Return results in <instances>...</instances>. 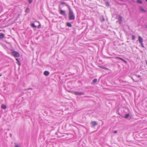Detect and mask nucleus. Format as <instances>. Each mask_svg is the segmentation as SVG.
<instances>
[{
  "mask_svg": "<svg viewBox=\"0 0 147 147\" xmlns=\"http://www.w3.org/2000/svg\"><path fill=\"white\" fill-rule=\"evenodd\" d=\"M69 19L70 20H74L75 18L73 11L71 9H69Z\"/></svg>",
  "mask_w": 147,
  "mask_h": 147,
  "instance_id": "f257e3e1",
  "label": "nucleus"
},
{
  "mask_svg": "<svg viewBox=\"0 0 147 147\" xmlns=\"http://www.w3.org/2000/svg\"><path fill=\"white\" fill-rule=\"evenodd\" d=\"M11 53L12 55L15 57H18L20 56L19 54L16 51H13L11 52Z\"/></svg>",
  "mask_w": 147,
  "mask_h": 147,
  "instance_id": "f03ea898",
  "label": "nucleus"
},
{
  "mask_svg": "<svg viewBox=\"0 0 147 147\" xmlns=\"http://www.w3.org/2000/svg\"><path fill=\"white\" fill-rule=\"evenodd\" d=\"M118 21H117V22H118L119 24H121L122 23V17L120 15H119L118 16Z\"/></svg>",
  "mask_w": 147,
  "mask_h": 147,
  "instance_id": "7ed1b4c3",
  "label": "nucleus"
},
{
  "mask_svg": "<svg viewBox=\"0 0 147 147\" xmlns=\"http://www.w3.org/2000/svg\"><path fill=\"white\" fill-rule=\"evenodd\" d=\"M74 94L76 95H80L82 94H84V93L82 92H74Z\"/></svg>",
  "mask_w": 147,
  "mask_h": 147,
  "instance_id": "20e7f679",
  "label": "nucleus"
},
{
  "mask_svg": "<svg viewBox=\"0 0 147 147\" xmlns=\"http://www.w3.org/2000/svg\"><path fill=\"white\" fill-rule=\"evenodd\" d=\"M92 124L93 125V127H94L96 125H97V123L95 121H92Z\"/></svg>",
  "mask_w": 147,
  "mask_h": 147,
  "instance_id": "39448f33",
  "label": "nucleus"
},
{
  "mask_svg": "<svg viewBox=\"0 0 147 147\" xmlns=\"http://www.w3.org/2000/svg\"><path fill=\"white\" fill-rule=\"evenodd\" d=\"M138 39L140 43L143 42V39L140 36H139L138 37Z\"/></svg>",
  "mask_w": 147,
  "mask_h": 147,
  "instance_id": "423d86ee",
  "label": "nucleus"
},
{
  "mask_svg": "<svg viewBox=\"0 0 147 147\" xmlns=\"http://www.w3.org/2000/svg\"><path fill=\"white\" fill-rule=\"evenodd\" d=\"M140 11H142L145 13L146 12V11L144 9L143 7L141 6H140Z\"/></svg>",
  "mask_w": 147,
  "mask_h": 147,
  "instance_id": "0eeeda50",
  "label": "nucleus"
},
{
  "mask_svg": "<svg viewBox=\"0 0 147 147\" xmlns=\"http://www.w3.org/2000/svg\"><path fill=\"white\" fill-rule=\"evenodd\" d=\"M60 13L61 15L65 16V11L64 10H60Z\"/></svg>",
  "mask_w": 147,
  "mask_h": 147,
  "instance_id": "6e6552de",
  "label": "nucleus"
},
{
  "mask_svg": "<svg viewBox=\"0 0 147 147\" xmlns=\"http://www.w3.org/2000/svg\"><path fill=\"white\" fill-rule=\"evenodd\" d=\"M49 72L48 71H45L44 72V74L46 76H48L49 75Z\"/></svg>",
  "mask_w": 147,
  "mask_h": 147,
  "instance_id": "1a4fd4ad",
  "label": "nucleus"
},
{
  "mask_svg": "<svg viewBox=\"0 0 147 147\" xmlns=\"http://www.w3.org/2000/svg\"><path fill=\"white\" fill-rule=\"evenodd\" d=\"M4 35L3 34L0 33V38L2 39L4 37Z\"/></svg>",
  "mask_w": 147,
  "mask_h": 147,
  "instance_id": "9d476101",
  "label": "nucleus"
},
{
  "mask_svg": "<svg viewBox=\"0 0 147 147\" xmlns=\"http://www.w3.org/2000/svg\"><path fill=\"white\" fill-rule=\"evenodd\" d=\"M30 9L29 8L27 7L25 10V12L26 13H28L29 12Z\"/></svg>",
  "mask_w": 147,
  "mask_h": 147,
  "instance_id": "9b49d317",
  "label": "nucleus"
},
{
  "mask_svg": "<svg viewBox=\"0 0 147 147\" xmlns=\"http://www.w3.org/2000/svg\"><path fill=\"white\" fill-rule=\"evenodd\" d=\"M129 115V113H127L125 115L124 118H127Z\"/></svg>",
  "mask_w": 147,
  "mask_h": 147,
  "instance_id": "f8f14e48",
  "label": "nucleus"
},
{
  "mask_svg": "<svg viewBox=\"0 0 147 147\" xmlns=\"http://www.w3.org/2000/svg\"><path fill=\"white\" fill-rule=\"evenodd\" d=\"M67 25L69 27H71L72 26V25L69 22H67Z\"/></svg>",
  "mask_w": 147,
  "mask_h": 147,
  "instance_id": "ddd939ff",
  "label": "nucleus"
},
{
  "mask_svg": "<svg viewBox=\"0 0 147 147\" xmlns=\"http://www.w3.org/2000/svg\"><path fill=\"white\" fill-rule=\"evenodd\" d=\"M1 108L3 109H5L6 108V107L5 105H3L1 106Z\"/></svg>",
  "mask_w": 147,
  "mask_h": 147,
  "instance_id": "4468645a",
  "label": "nucleus"
},
{
  "mask_svg": "<svg viewBox=\"0 0 147 147\" xmlns=\"http://www.w3.org/2000/svg\"><path fill=\"white\" fill-rule=\"evenodd\" d=\"M15 147H21L19 145L16 143H14Z\"/></svg>",
  "mask_w": 147,
  "mask_h": 147,
  "instance_id": "2eb2a0df",
  "label": "nucleus"
},
{
  "mask_svg": "<svg viewBox=\"0 0 147 147\" xmlns=\"http://www.w3.org/2000/svg\"><path fill=\"white\" fill-rule=\"evenodd\" d=\"M31 25L34 28H36V26H35L34 24V23H32L31 24Z\"/></svg>",
  "mask_w": 147,
  "mask_h": 147,
  "instance_id": "dca6fc26",
  "label": "nucleus"
},
{
  "mask_svg": "<svg viewBox=\"0 0 147 147\" xmlns=\"http://www.w3.org/2000/svg\"><path fill=\"white\" fill-rule=\"evenodd\" d=\"M137 2L138 3H140V4H142V1L141 0H137Z\"/></svg>",
  "mask_w": 147,
  "mask_h": 147,
  "instance_id": "f3484780",
  "label": "nucleus"
},
{
  "mask_svg": "<svg viewBox=\"0 0 147 147\" xmlns=\"http://www.w3.org/2000/svg\"><path fill=\"white\" fill-rule=\"evenodd\" d=\"M93 82L94 83L96 82H97V79H94L93 80Z\"/></svg>",
  "mask_w": 147,
  "mask_h": 147,
  "instance_id": "a211bd4d",
  "label": "nucleus"
},
{
  "mask_svg": "<svg viewBox=\"0 0 147 147\" xmlns=\"http://www.w3.org/2000/svg\"><path fill=\"white\" fill-rule=\"evenodd\" d=\"M132 40H134L135 38V36L134 35H132Z\"/></svg>",
  "mask_w": 147,
  "mask_h": 147,
  "instance_id": "6ab92c4d",
  "label": "nucleus"
},
{
  "mask_svg": "<svg viewBox=\"0 0 147 147\" xmlns=\"http://www.w3.org/2000/svg\"><path fill=\"white\" fill-rule=\"evenodd\" d=\"M29 4H30L33 1V0H28Z\"/></svg>",
  "mask_w": 147,
  "mask_h": 147,
  "instance_id": "aec40b11",
  "label": "nucleus"
},
{
  "mask_svg": "<svg viewBox=\"0 0 147 147\" xmlns=\"http://www.w3.org/2000/svg\"><path fill=\"white\" fill-rule=\"evenodd\" d=\"M105 4L109 6V3L108 2H106Z\"/></svg>",
  "mask_w": 147,
  "mask_h": 147,
  "instance_id": "412c9836",
  "label": "nucleus"
},
{
  "mask_svg": "<svg viewBox=\"0 0 147 147\" xmlns=\"http://www.w3.org/2000/svg\"><path fill=\"white\" fill-rule=\"evenodd\" d=\"M16 61H18V62L19 64L20 65V62H19V60H18V58H16Z\"/></svg>",
  "mask_w": 147,
  "mask_h": 147,
  "instance_id": "4be33fe9",
  "label": "nucleus"
},
{
  "mask_svg": "<svg viewBox=\"0 0 147 147\" xmlns=\"http://www.w3.org/2000/svg\"><path fill=\"white\" fill-rule=\"evenodd\" d=\"M141 45V46L142 47H144V45L143 43V42H142V43H140Z\"/></svg>",
  "mask_w": 147,
  "mask_h": 147,
  "instance_id": "5701e85b",
  "label": "nucleus"
},
{
  "mask_svg": "<svg viewBox=\"0 0 147 147\" xmlns=\"http://www.w3.org/2000/svg\"><path fill=\"white\" fill-rule=\"evenodd\" d=\"M60 3L61 4H64L65 3V2H61Z\"/></svg>",
  "mask_w": 147,
  "mask_h": 147,
  "instance_id": "b1692460",
  "label": "nucleus"
},
{
  "mask_svg": "<svg viewBox=\"0 0 147 147\" xmlns=\"http://www.w3.org/2000/svg\"><path fill=\"white\" fill-rule=\"evenodd\" d=\"M122 61H124L125 63H127V61H126L125 60H124V59H122Z\"/></svg>",
  "mask_w": 147,
  "mask_h": 147,
  "instance_id": "393cba45",
  "label": "nucleus"
},
{
  "mask_svg": "<svg viewBox=\"0 0 147 147\" xmlns=\"http://www.w3.org/2000/svg\"><path fill=\"white\" fill-rule=\"evenodd\" d=\"M122 61H124L125 63H127V61H126L125 60H124V59H122Z\"/></svg>",
  "mask_w": 147,
  "mask_h": 147,
  "instance_id": "a878e982",
  "label": "nucleus"
},
{
  "mask_svg": "<svg viewBox=\"0 0 147 147\" xmlns=\"http://www.w3.org/2000/svg\"><path fill=\"white\" fill-rule=\"evenodd\" d=\"M120 57H115V59H119V58H120Z\"/></svg>",
  "mask_w": 147,
  "mask_h": 147,
  "instance_id": "bb28decb",
  "label": "nucleus"
},
{
  "mask_svg": "<svg viewBox=\"0 0 147 147\" xmlns=\"http://www.w3.org/2000/svg\"><path fill=\"white\" fill-rule=\"evenodd\" d=\"M120 57H115V59H119V58H120Z\"/></svg>",
  "mask_w": 147,
  "mask_h": 147,
  "instance_id": "cd10ccee",
  "label": "nucleus"
},
{
  "mask_svg": "<svg viewBox=\"0 0 147 147\" xmlns=\"http://www.w3.org/2000/svg\"><path fill=\"white\" fill-rule=\"evenodd\" d=\"M117 131H114V133H115V134H117Z\"/></svg>",
  "mask_w": 147,
  "mask_h": 147,
  "instance_id": "c85d7f7f",
  "label": "nucleus"
},
{
  "mask_svg": "<svg viewBox=\"0 0 147 147\" xmlns=\"http://www.w3.org/2000/svg\"><path fill=\"white\" fill-rule=\"evenodd\" d=\"M138 78H140V77H141V76L140 75H138Z\"/></svg>",
  "mask_w": 147,
  "mask_h": 147,
  "instance_id": "c756f323",
  "label": "nucleus"
},
{
  "mask_svg": "<svg viewBox=\"0 0 147 147\" xmlns=\"http://www.w3.org/2000/svg\"><path fill=\"white\" fill-rule=\"evenodd\" d=\"M122 59H122L121 58H119V59H120V60H122Z\"/></svg>",
  "mask_w": 147,
  "mask_h": 147,
  "instance_id": "7c9ffc66",
  "label": "nucleus"
},
{
  "mask_svg": "<svg viewBox=\"0 0 147 147\" xmlns=\"http://www.w3.org/2000/svg\"><path fill=\"white\" fill-rule=\"evenodd\" d=\"M28 89H32V88H28Z\"/></svg>",
  "mask_w": 147,
  "mask_h": 147,
  "instance_id": "2f4dec72",
  "label": "nucleus"
},
{
  "mask_svg": "<svg viewBox=\"0 0 147 147\" xmlns=\"http://www.w3.org/2000/svg\"><path fill=\"white\" fill-rule=\"evenodd\" d=\"M145 27H146V28H147V25H146L145 26Z\"/></svg>",
  "mask_w": 147,
  "mask_h": 147,
  "instance_id": "473e14b6",
  "label": "nucleus"
},
{
  "mask_svg": "<svg viewBox=\"0 0 147 147\" xmlns=\"http://www.w3.org/2000/svg\"><path fill=\"white\" fill-rule=\"evenodd\" d=\"M104 68V69H107V68Z\"/></svg>",
  "mask_w": 147,
  "mask_h": 147,
  "instance_id": "72a5a7b5",
  "label": "nucleus"
},
{
  "mask_svg": "<svg viewBox=\"0 0 147 147\" xmlns=\"http://www.w3.org/2000/svg\"><path fill=\"white\" fill-rule=\"evenodd\" d=\"M146 64L147 65V61H146Z\"/></svg>",
  "mask_w": 147,
  "mask_h": 147,
  "instance_id": "f704fd0d",
  "label": "nucleus"
},
{
  "mask_svg": "<svg viewBox=\"0 0 147 147\" xmlns=\"http://www.w3.org/2000/svg\"><path fill=\"white\" fill-rule=\"evenodd\" d=\"M103 21H104V19H103Z\"/></svg>",
  "mask_w": 147,
  "mask_h": 147,
  "instance_id": "c9c22d12",
  "label": "nucleus"
},
{
  "mask_svg": "<svg viewBox=\"0 0 147 147\" xmlns=\"http://www.w3.org/2000/svg\"><path fill=\"white\" fill-rule=\"evenodd\" d=\"M1 75H1V74L0 75V77Z\"/></svg>",
  "mask_w": 147,
  "mask_h": 147,
  "instance_id": "e433bc0d",
  "label": "nucleus"
},
{
  "mask_svg": "<svg viewBox=\"0 0 147 147\" xmlns=\"http://www.w3.org/2000/svg\"><path fill=\"white\" fill-rule=\"evenodd\" d=\"M146 0V2H147V0Z\"/></svg>",
  "mask_w": 147,
  "mask_h": 147,
  "instance_id": "4c0bfd02",
  "label": "nucleus"
},
{
  "mask_svg": "<svg viewBox=\"0 0 147 147\" xmlns=\"http://www.w3.org/2000/svg\"><path fill=\"white\" fill-rule=\"evenodd\" d=\"M1 30H0V32L1 31Z\"/></svg>",
  "mask_w": 147,
  "mask_h": 147,
  "instance_id": "58836bf2",
  "label": "nucleus"
}]
</instances>
